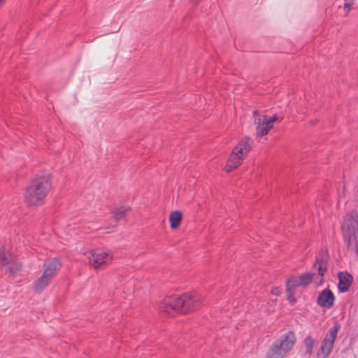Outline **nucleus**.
<instances>
[{
	"mask_svg": "<svg viewBox=\"0 0 358 358\" xmlns=\"http://www.w3.org/2000/svg\"><path fill=\"white\" fill-rule=\"evenodd\" d=\"M24 200L27 205L30 207L43 204L45 200V178L43 176L32 179L26 189Z\"/></svg>",
	"mask_w": 358,
	"mask_h": 358,
	"instance_id": "nucleus-1",
	"label": "nucleus"
},
{
	"mask_svg": "<svg viewBox=\"0 0 358 358\" xmlns=\"http://www.w3.org/2000/svg\"><path fill=\"white\" fill-rule=\"evenodd\" d=\"M251 139L249 138H243L233 148L229 155L225 171L228 173L238 167L243 162V159L248 156L251 149Z\"/></svg>",
	"mask_w": 358,
	"mask_h": 358,
	"instance_id": "nucleus-2",
	"label": "nucleus"
},
{
	"mask_svg": "<svg viewBox=\"0 0 358 358\" xmlns=\"http://www.w3.org/2000/svg\"><path fill=\"white\" fill-rule=\"evenodd\" d=\"M85 255L91 266L96 271L106 268L113 260V253L109 250L96 249L86 252Z\"/></svg>",
	"mask_w": 358,
	"mask_h": 358,
	"instance_id": "nucleus-3",
	"label": "nucleus"
},
{
	"mask_svg": "<svg viewBox=\"0 0 358 358\" xmlns=\"http://www.w3.org/2000/svg\"><path fill=\"white\" fill-rule=\"evenodd\" d=\"M253 117L256 135L260 137L268 134L274 122L278 120L275 115L268 116L256 110L253 112Z\"/></svg>",
	"mask_w": 358,
	"mask_h": 358,
	"instance_id": "nucleus-4",
	"label": "nucleus"
},
{
	"mask_svg": "<svg viewBox=\"0 0 358 358\" xmlns=\"http://www.w3.org/2000/svg\"><path fill=\"white\" fill-rule=\"evenodd\" d=\"M181 301V313L186 314L197 310L201 305V297L195 294H185L180 296Z\"/></svg>",
	"mask_w": 358,
	"mask_h": 358,
	"instance_id": "nucleus-5",
	"label": "nucleus"
},
{
	"mask_svg": "<svg viewBox=\"0 0 358 358\" xmlns=\"http://www.w3.org/2000/svg\"><path fill=\"white\" fill-rule=\"evenodd\" d=\"M338 330V327L334 326L328 331L324 341H322L320 350L317 352L318 358H327L329 355L337 336Z\"/></svg>",
	"mask_w": 358,
	"mask_h": 358,
	"instance_id": "nucleus-6",
	"label": "nucleus"
},
{
	"mask_svg": "<svg viewBox=\"0 0 358 358\" xmlns=\"http://www.w3.org/2000/svg\"><path fill=\"white\" fill-rule=\"evenodd\" d=\"M182 303L180 296H168L162 301L159 309L169 314L173 311L181 313Z\"/></svg>",
	"mask_w": 358,
	"mask_h": 358,
	"instance_id": "nucleus-7",
	"label": "nucleus"
},
{
	"mask_svg": "<svg viewBox=\"0 0 358 358\" xmlns=\"http://www.w3.org/2000/svg\"><path fill=\"white\" fill-rule=\"evenodd\" d=\"M296 341V337L294 333L289 331L281 336L275 342L287 354L293 348Z\"/></svg>",
	"mask_w": 358,
	"mask_h": 358,
	"instance_id": "nucleus-8",
	"label": "nucleus"
},
{
	"mask_svg": "<svg viewBox=\"0 0 358 358\" xmlns=\"http://www.w3.org/2000/svg\"><path fill=\"white\" fill-rule=\"evenodd\" d=\"M334 295L329 289H324L317 298V303L322 307L330 308L334 302Z\"/></svg>",
	"mask_w": 358,
	"mask_h": 358,
	"instance_id": "nucleus-9",
	"label": "nucleus"
},
{
	"mask_svg": "<svg viewBox=\"0 0 358 358\" xmlns=\"http://www.w3.org/2000/svg\"><path fill=\"white\" fill-rule=\"evenodd\" d=\"M61 264L57 258H53L46 263V281L54 278L60 269Z\"/></svg>",
	"mask_w": 358,
	"mask_h": 358,
	"instance_id": "nucleus-10",
	"label": "nucleus"
},
{
	"mask_svg": "<svg viewBox=\"0 0 358 358\" xmlns=\"http://www.w3.org/2000/svg\"><path fill=\"white\" fill-rule=\"evenodd\" d=\"M338 289L341 292H345L348 290L352 282V276L347 272H341L338 275Z\"/></svg>",
	"mask_w": 358,
	"mask_h": 358,
	"instance_id": "nucleus-11",
	"label": "nucleus"
},
{
	"mask_svg": "<svg viewBox=\"0 0 358 358\" xmlns=\"http://www.w3.org/2000/svg\"><path fill=\"white\" fill-rule=\"evenodd\" d=\"M287 355L276 343L274 342L266 353V358H283Z\"/></svg>",
	"mask_w": 358,
	"mask_h": 358,
	"instance_id": "nucleus-12",
	"label": "nucleus"
},
{
	"mask_svg": "<svg viewBox=\"0 0 358 358\" xmlns=\"http://www.w3.org/2000/svg\"><path fill=\"white\" fill-rule=\"evenodd\" d=\"M313 266L317 270L318 275H320L319 282L321 284L323 282V276L327 269V262L324 259L317 258Z\"/></svg>",
	"mask_w": 358,
	"mask_h": 358,
	"instance_id": "nucleus-13",
	"label": "nucleus"
},
{
	"mask_svg": "<svg viewBox=\"0 0 358 358\" xmlns=\"http://www.w3.org/2000/svg\"><path fill=\"white\" fill-rule=\"evenodd\" d=\"M182 213L179 210H175L170 213L169 215V222L171 228L173 229H177L181 222L182 220Z\"/></svg>",
	"mask_w": 358,
	"mask_h": 358,
	"instance_id": "nucleus-14",
	"label": "nucleus"
},
{
	"mask_svg": "<svg viewBox=\"0 0 358 358\" xmlns=\"http://www.w3.org/2000/svg\"><path fill=\"white\" fill-rule=\"evenodd\" d=\"M129 211V208L126 206H120L115 208L112 213L114 219L117 221L123 220L126 214Z\"/></svg>",
	"mask_w": 358,
	"mask_h": 358,
	"instance_id": "nucleus-15",
	"label": "nucleus"
},
{
	"mask_svg": "<svg viewBox=\"0 0 358 358\" xmlns=\"http://www.w3.org/2000/svg\"><path fill=\"white\" fill-rule=\"evenodd\" d=\"M10 255L4 247H0V266L8 265L10 262Z\"/></svg>",
	"mask_w": 358,
	"mask_h": 358,
	"instance_id": "nucleus-16",
	"label": "nucleus"
},
{
	"mask_svg": "<svg viewBox=\"0 0 358 358\" xmlns=\"http://www.w3.org/2000/svg\"><path fill=\"white\" fill-rule=\"evenodd\" d=\"M45 289V272L41 276L34 282V291L36 293H41Z\"/></svg>",
	"mask_w": 358,
	"mask_h": 358,
	"instance_id": "nucleus-17",
	"label": "nucleus"
},
{
	"mask_svg": "<svg viewBox=\"0 0 358 358\" xmlns=\"http://www.w3.org/2000/svg\"><path fill=\"white\" fill-rule=\"evenodd\" d=\"M299 277L301 287H306L313 281L315 277V274L311 273H306L300 275Z\"/></svg>",
	"mask_w": 358,
	"mask_h": 358,
	"instance_id": "nucleus-18",
	"label": "nucleus"
},
{
	"mask_svg": "<svg viewBox=\"0 0 358 358\" xmlns=\"http://www.w3.org/2000/svg\"><path fill=\"white\" fill-rule=\"evenodd\" d=\"M299 276L289 278L286 283V287L294 289L297 287H301V280Z\"/></svg>",
	"mask_w": 358,
	"mask_h": 358,
	"instance_id": "nucleus-19",
	"label": "nucleus"
},
{
	"mask_svg": "<svg viewBox=\"0 0 358 358\" xmlns=\"http://www.w3.org/2000/svg\"><path fill=\"white\" fill-rule=\"evenodd\" d=\"M304 343L307 353L310 355L315 346V340L311 336H308L306 338Z\"/></svg>",
	"mask_w": 358,
	"mask_h": 358,
	"instance_id": "nucleus-20",
	"label": "nucleus"
},
{
	"mask_svg": "<svg viewBox=\"0 0 358 358\" xmlns=\"http://www.w3.org/2000/svg\"><path fill=\"white\" fill-rule=\"evenodd\" d=\"M286 293L288 301L292 303H294L296 301V299L294 297V289L286 287Z\"/></svg>",
	"mask_w": 358,
	"mask_h": 358,
	"instance_id": "nucleus-21",
	"label": "nucleus"
},
{
	"mask_svg": "<svg viewBox=\"0 0 358 358\" xmlns=\"http://www.w3.org/2000/svg\"><path fill=\"white\" fill-rule=\"evenodd\" d=\"M355 0H345L344 9L346 10V14H348L351 10V6L353 5Z\"/></svg>",
	"mask_w": 358,
	"mask_h": 358,
	"instance_id": "nucleus-22",
	"label": "nucleus"
},
{
	"mask_svg": "<svg viewBox=\"0 0 358 358\" xmlns=\"http://www.w3.org/2000/svg\"><path fill=\"white\" fill-rule=\"evenodd\" d=\"M21 268H22L21 264L15 263L11 267H10V271L11 273H15V271L20 270Z\"/></svg>",
	"mask_w": 358,
	"mask_h": 358,
	"instance_id": "nucleus-23",
	"label": "nucleus"
},
{
	"mask_svg": "<svg viewBox=\"0 0 358 358\" xmlns=\"http://www.w3.org/2000/svg\"><path fill=\"white\" fill-rule=\"evenodd\" d=\"M272 293L275 295H278L280 293V290L277 287L273 288Z\"/></svg>",
	"mask_w": 358,
	"mask_h": 358,
	"instance_id": "nucleus-24",
	"label": "nucleus"
},
{
	"mask_svg": "<svg viewBox=\"0 0 358 358\" xmlns=\"http://www.w3.org/2000/svg\"><path fill=\"white\" fill-rule=\"evenodd\" d=\"M193 4H198L200 0H189Z\"/></svg>",
	"mask_w": 358,
	"mask_h": 358,
	"instance_id": "nucleus-25",
	"label": "nucleus"
},
{
	"mask_svg": "<svg viewBox=\"0 0 358 358\" xmlns=\"http://www.w3.org/2000/svg\"><path fill=\"white\" fill-rule=\"evenodd\" d=\"M6 0H0V6L3 5L5 3Z\"/></svg>",
	"mask_w": 358,
	"mask_h": 358,
	"instance_id": "nucleus-26",
	"label": "nucleus"
}]
</instances>
